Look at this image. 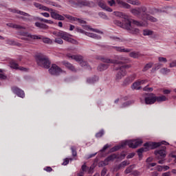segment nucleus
Wrapping results in <instances>:
<instances>
[{"instance_id": "f257e3e1", "label": "nucleus", "mask_w": 176, "mask_h": 176, "mask_svg": "<svg viewBox=\"0 0 176 176\" xmlns=\"http://www.w3.org/2000/svg\"><path fill=\"white\" fill-rule=\"evenodd\" d=\"M98 59L100 60L103 63H106L104 64H100L98 67V71L101 72L105 71V69H108V67H109V65L108 64L114 65L113 71H117L116 76V80H120L122 78L126 76V74H127L126 69L131 68V65H126L130 62V59L122 56H117L115 57V59L99 56Z\"/></svg>"}, {"instance_id": "f03ea898", "label": "nucleus", "mask_w": 176, "mask_h": 176, "mask_svg": "<svg viewBox=\"0 0 176 176\" xmlns=\"http://www.w3.org/2000/svg\"><path fill=\"white\" fill-rule=\"evenodd\" d=\"M122 21L123 23L120 21L115 20L113 23L116 25L124 28V30H126L129 34H137L140 33V30L138 28L131 26L132 23L135 24V25L142 26V25L138 21L125 18V20Z\"/></svg>"}, {"instance_id": "7ed1b4c3", "label": "nucleus", "mask_w": 176, "mask_h": 176, "mask_svg": "<svg viewBox=\"0 0 176 176\" xmlns=\"http://www.w3.org/2000/svg\"><path fill=\"white\" fill-rule=\"evenodd\" d=\"M168 145V143L166 141H162L161 142H147L144 144L145 148H141L138 150V155L139 157H142V153L146 152V151L149 149H156V148H159L160 145Z\"/></svg>"}, {"instance_id": "20e7f679", "label": "nucleus", "mask_w": 176, "mask_h": 176, "mask_svg": "<svg viewBox=\"0 0 176 176\" xmlns=\"http://www.w3.org/2000/svg\"><path fill=\"white\" fill-rule=\"evenodd\" d=\"M142 144V140H125L120 146H116L111 148L110 152H116V151H119L120 148H124L126 145H128V146L132 148V149H135V148L140 146Z\"/></svg>"}, {"instance_id": "39448f33", "label": "nucleus", "mask_w": 176, "mask_h": 176, "mask_svg": "<svg viewBox=\"0 0 176 176\" xmlns=\"http://www.w3.org/2000/svg\"><path fill=\"white\" fill-rule=\"evenodd\" d=\"M36 61L39 67L49 69L50 68V60L49 58L42 54L36 55Z\"/></svg>"}, {"instance_id": "423d86ee", "label": "nucleus", "mask_w": 176, "mask_h": 176, "mask_svg": "<svg viewBox=\"0 0 176 176\" xmlns=\"http://www.w3.org/2000/svg\"><path fill=\"white\" fill-rule=\"evenodd\" d=\"M146 7H140L138 8H133L130 10L131 13L135 16L136 17H139V19H144L146 15Z\"/></svg>"}, {"instance_id": "0eeeda50", "label": "nucleus", "mask_w": 176, "mask_h": 176, "mask_svg": "<svg viewBox=\"0 0 176 176\" xmlns=\"http://www.w3.org/2000/svg\"><path fill=\"white\" fill-rule=\"evenodd\" d=\"M20 35H22V36H28V38H31L32 39H42L43 43H47L48 45H52V43H53L52 39L47 37L42 38L39 36L28 34V32H21Z\"/></svg>"}, {"instance_id": "6e6552de", "label": "nucleus", "mask_w": 176, "mask_h": 176, "mask_svg": "<svg viewBox=\"0 0 176 176\" xmlns=\"http://www.w3.org/2000/svg\"><path fill=\"white\" fill-rule=\"evenodd\" d=\"M144 98V102L146 105H152L156 102V95L153 93L146 94Z\"/></svg>"}, {"instance_id": "1a4fd4ad", "label": "nucleus", "mask_w": 176, "mask_h": 176, "mask_svg": "<svg viewBox=\"0 0 176 176\" xmlns=\"http://www.w3.org/2000/svg\"><path fill=\"white\" fill-rule=\"evenodd\" d=\"M155 155V157L156 159L158 160H163L164 159V157H166V146H161V148L158 150H156L154 152Z\"/></svg>"}, {"instance_id": "9d476101", "label": "nucleus", "mask_w": 176, "mask_h": 176, "mask_svg": "<svg viewBox=\"0 0 176 176\" xmlns=\"http://www.w3.org/2000/svg\"><path fill=\"white\" fill-rule=\"evenodd\" d=\"M49 72L51 75L58 76V75H60V74L63 72V70L57 65L53 64L52 67L49 69Z\"/></svg>"}, {"instance_id": "9b49d317", "label": "nucleus", "mask_w": 176, "mask_h": 176, "mask_svg": "<svg viewBox=\"0 0 176 176\" xmlns=\"http://www.w3.org/2000/svg\"><path fill=\"white\" fill-rule=\"evenodd\" d=\"M94 165H91L90 167L86 166V162L81 166V174H85V173H87V174H93L94 173Z\"/></svg>"}, {"instance_id": "f8f14e48", "label": "nucleus", "mask_w": 176, "mask_h": 176, "mask_svg": "<svg viewBox=\"0 0 176 176\" xmlns=\"http://www.w3.org/2000/svg\"><path fill=\"white\" fill-rule=\"evenodd\" d=\"M78 8H83V6L93 8V6H94V2L88 0H78Z\"/></svg>"}, {"instance_id": "ddd939ff", "label": "nucleus", "mask_w": 176, "mask_h": 176, "mask_svg": "<svg viewBox=\"0 0 176 176\" xmlns=\"http://www.w3.org/2000/svg\"><path fill=\"white\" fill-rule=\"evenodd\" d=\"M12 91L14 94H16L18 97H21V98H24V97H25V94H24V91L17 87H12Z\"/></svg>"}, {"instance_id": "4468645a", "label": "nucleus", "mask_w": 176, "mask_h": 176, "mask_svg": "<svg viewBox=\"0 0 176 176\" xmlns=\"http://www.w3.org/2000/svg\"><path fill=\"white\" fill-rule=\"evenodd\" d=\"M62 64L63 65H65V67H66V68H67L68 69L72 71V72H77V71H78L75 68V66L74 65L71 64L69 62L64 60L62 62Z\"/></svg>"}, {"instance_id": "2eb2a0df", "label": "nucleus", "mask_w": 176, "mask_h": 176, "mask_svg": "<svg viewBox=\"0 0 176 176\" xmlns=\"http://www.w3.org/2000/svg\"><path fill=\"white\" fill-rule=\"evenodd\" d=\"M116 3L119 5L120 8H123L124 9H130V8H131V6H130V4L122 0H116Z\"/></svg>"}, {"instance_id": "dca6fc26", "label": "nucleus", "mask_w": 176, "mask_h": 176, "mask_svg": "<svg viewBox=\"0 0 176 176\" xmlns=\"http://www.w3.org/2000/svg\"><path fill=\"white\" fill-rule=\"evenodd\" d=\"M67 57H68V58H72V60H75V61H77L78 63H80L83 60L82 56L79 55H71V54H67Z\"/></svg>"}, {"instance_id": "f3484780", "label": "nucleus", "mask_w": 176, "mask_h": 176, "mask_svg": "<svg viewBox=\"0 0 176 176\" xmlns=\"http://www.w3.org/2000/svg\"><path fill=\"white\" fill-rule=\"evenodd\" d=\"M113 49L121 53H130L131 52V49L124 48L123 47H113Z\"/></svg>"}, {"instance_id": "a211bd4d", "label": "nucleus", "mask_w": 176, "mask_h": 176, "mask_svg": "<svg viewBox=\"0 0 176 176\" xmlns=\"http://www.w3.org/2000/svg\"><path fill=\"white\" fill-rule=\"evenodd\" d=\"M114 159H120V157H118V155L116 153L109 155L107 158L104 159L106 163H109V162H113Z\"/></svg>"}, {"instance_id": "6ab92c4d", "label": "nucleus", "mask_w": 176, "mask_h": 176, "mask_svg": "<svg viewBox=\"0 0 176 176\" xmlns=\"http://www.w3.org/2000/svg\"><path fill=\"white\" fill-rule=\"evenodd\" d=\"M7 25L8 27H10V28H15L16 30H25V27H23L20 25L17 24H13V23H7Z\"/></svg>"}, {"instance_id": "aec40b11", "label": "nucleus", "mask_w": 176, "mask_h": 176, "mask_svg": "<svg viewBox=\"0 0 176 176\" xmlns=\"http://www.w3.org/2000/svg\"><path fill=\"white\" fill-rule=\"evenodd\" d=\"M34 25L37 27V28H40V30H47L49 28V26L45 23H41L39 22H36L34 23Z\"/></svg>"}, {"instance_id": "412c9836", "label": "nucleus", "mask_w": 176, "mask_h": 176, "mask_svg": "<svg viewBox=\"0 0 176 176\" xmlns=\"http://www.w3.org/2000/svg\"><path fill=\"white\" fill-rule=\"evenodd\" d=\"M51 17L52 19H54L55 20H58V17H59L60 14H58V11L56 10H51L50 12Z\"/></svg>"}, {"instance_id": "4be33fe9", "label": "nucleus", "mask_w": 176, "mask_h": 176, "mask_svg": "<svg viewBox=\"0 0 176 176\" xmlns=\"http://www.w3.org/2000/svg\"><path fill=\"white\" fill-rule=\"evenodd\" d=\"M132 90H141V85L140 84V82L138 80L135 81L133 83L131 86Z\"/></svg>"}, {"instance_id": "5701e85b", "label": "nucleus", "mask_w": 176, "mask_h": 176, "mask_svg": "<svg viewBox=\"0 0 176 176\" xmlns=\"http://www.w3.org/2000/svg\"><path fill=\"white\" fill-rule=\"evenodd\" d=\"M98 80V77L94 76L92 78H87V82L89 83V85H92L93 83H96Z\"/></svg>"}, {"instance_id": "b1692460", "label": "nucleus", "mask_w": 176, "mask_h": 176, "mask_svg": "<svg viewBox=\"0 0 176 176\" xmlns=\"http://www.w3.org/2000/svg\"><path fill=\"white\" fill-rule=\"evenodd\" d=\"M167 98L165 96H155V102H163L164 101H167Z\"/></svg>"}, {"instance_id": "393cba45", "label": "nucleus", "mask_w": 176, "mask_h": 176, "mask_svg": "<svg viewBox=\"0 0 176 176\" xmlns=\"http://www.w3.org/2000/svg\"><path fill=\"white\" fill-rule=\"evenodd\" d=\"M115 16L117 17H121V19H124V20H126V19H129V16L123 14V12H114Z\"/></svg>"}, {"instance_id": "a878e982", "label": "nucleus", "mask_w": 176, "mask_h": 176, "mask_svg": "<svg viewBox=\"0 0 176 176\" xmlns=\"http://www.w3.org/2000/svg\"><path fill=\"white\" fill-rule=\"evenodd\" d=\"M129 56L132 57V58H138L141 57V54L140 52H132L129 53Z\"/></svg>"}, {"instance_id": "bb28decb", "label": "nucleus", "mask_w": 176, "mask_h": 176, "mask_svg": "<svg viewBox=\"0 0 176 176\" xmlns=\"http://www.w3.org/2000/svg\"><path fill=\"white\" fill-rule=\"evenodd\" d=\"M146 19L147 20H148L149 21H152L153 23H156V21H157V19L153 17V16H151L149 14H146L145 15Z\"/></svg>"}, {"instance_id": "cd10ccee", "label": "nucleus", "mask_w": 176, "mask_h": 176, "mask_svg": "<svg viewBox=\"0 0 176 176\" xmlns=\"http://www.w3.org/2000/svg\"><path fill=\"white\" fill-rule=\"evenodd\" d=\"M131 82H133V80L131 79V78L128 77V78H125V80H124V82L122 83V86H129V85H130V83H131Z\"/></svg>"}, {"instance_id": "c85d7f7f", "label": "nucleus", "mask_w": 176, "mask_h": 176, "mask_svg": "<svg viewBox=\"0 0 176 176\" xmlns=\"http://www.w3.org/2000/svg\"><path fill=\"white\" fill-rule=\"evenodd\" d=\"M69 34H68L67 32H63L62 33V36H61V38L63 39L64 41H67L68 39L69 38Z\"/></svg>"}, {"instance_id": "c756f323", "label": "nucleus", "mask_w": 176, "mask_h": 176, "mask_svg": "<svg viewBox=\"0 0 176 176\" xmlns=\"http://www.w3.org/2000/svg\"><path fill=\"white\" fill-rule=\"evenodd\" d=\"M37 20H39V21H43V23H46L47 24H54V22L52 20H47L43 18H37Z\"/></svg>"}, {"instance_id": "7c9ffc66", "label": "nucleus", "mask_w": 176, "mask_h": 176, "mask_svg": "<svg viewBox=\"0 0 176 176\" xmlns=\"http://www.w3.org/2000/svg\"><path fill=\"white\" fill-rule=\"evenodd\" d=\"M68 2L71 6H73V8H76L78 6V0H69Z\"/></svg>"}, {"instance_id": "2f4dec72", "label": "nucleus", "mask_w": 176, "mask_h": 176, "mask_svg": "<svg viewBox=\"0 0 176 176\" xmlns=\"http://www.w3.org/2000/svg\"><path fill=\"white\" fill-rule=\"evenodd\" d=\"M126 2L128 3H131V5H135L136 6H139V5H140V1L138 0H127Z\"/></svg>"}, {"instance_id": "473e14b6", "label": "nucleus", "mask_w": 176, "mask_h": 176, "mask_svg": "<svg viewBox=\"0 0 176 176\" xmlns=\"http://www.w3.org/2000/svg\"><path fill=\"white\" fill-rule=\"evenodd\" d=\"M10 67L14 69H19V64L14 62V60L10 62Z\"/></svg>"}, {"instance_id": "72a5a7b5", "label": "nucleus", "mask_w": 176, "mask_h": 176, "mask_svg": "<svg viewBox=\"0 0 176 176\" xmlns=\"http://www.w3.org/2000/svg\"><path fill=\"white\" fill-rule=\"evenodd\" d=\"M151 68H152V63H147L143 68L142 71L143 72H146V71Z\"/></svg>"}, {"instance_id": "f704fd0d", "label": "nucleus", "mask_w": 176, "mask_h": 176, "mask_svg": "<svg viewBox=\"0 0 176 176\" xmlns=\"http://www.w3.org/2000/svg\"><path fill=\"white\" fill-rule=\"evenodd\" d=\"M98 5L100 8H101L104 10L105 8H107V4L104 3V1H98Z\"/></svg>"}, {"instance_id": "c9c22d12", "label": "nucleus", "mask_w": 176, "mask_h": 176, "mask_svg": "<svg viewBox=\"0 0 176 176\" xmlns=\"http://www.w3.org/2000/svg\"><path fill=\"white\" fill-rule=\"evenodd\" d=\"M104 135V129L100 130L96 134V138H101Z\"/></svg>"}, {"instance_id": "e433bc0d", "label": "nucleus", "mask_w": 176, "mask_h": 176, "mask_svg": "<svg viewBox=\"0 0 176 176\" xmlns=\"http://www.w3.org/2000/svg\"><path fill=\"white\" fill-rule=\"evenodd\" d=\"M98 16H100V17L104 20H108V16H107V14H105L104 12H99Z\"/></svg>"}, {"instance_id": "4c0bfd02", "label": "nucleus", "mask_w": 176, "mask_h": 176, "mask_svg": "<svg viewBox=\"0 0 176 176\" xmlns=\"http://www.w3.org/2000/svg\"><path fill=\"white\" fill-rule=\"evenodd\" d=\"M71 150H72V156L74 157L78 156V153L76 152V148L75 147L72 146Z\"/></svg>"}, {"instance_id": "58836bf2", "label": "nucleus", "mask_w": 176, "mask_h": 176, "mask_svg": "<svg viewBox=\"0 0 176 176\" xmlns=\"http://www.w3.org/2000/svg\"><path fill=\"white\" fill-rule=\"evenodd\" d=\"M133 102H132V101L125 102L122 104V105L121 106V108H126V107H129V105H131V104H133Z\"/></svg>"}, {"instance_id": "ea45409f", "label": "nucleus", "mask_w": 176, "mask_h": 176, "mask_svg": "<svg viewBox=\"0 0 176 176\" xmlns=\"http://www.w3.org/2000/svg\"><path fill=\"white\" fill-rule=\"evenodd\" d=\"M108 164H109V163L105 162V160L104 161H101L99 162L98 164V166L99 167H104V166H108Z\"/></svg>"}, {"instance_id": "a19ab883", "label": "nucleus", "mask_w": 176, "mask_h": 176, "mask_svg": "<svg viewBox=\"0 0 176 176\" xmlns=\"http://www.w3.org/2000/svg\"><path fill=\"white\" fill-rule=\"evenodd\" d=\"M152 34H153V32L151 30H145L143 31V35H144V36H146L148 35H152Z\"/></svg>"}, {"instance_id": "79ce46f5", "label": "nucleus", "mask_w": 176, "mask_h": 176, "mask_svg": "<svg viewBox=\"0 0 176 176\" xmlns=\"http://www.w3.org/2000/svg\"><path fill=\"white\" fill-rule=\"evenodd\" d=\"M110 39H112L113 41H118V42H123L124 41V40H123L119 37H116L115 36H110Z\"/></svg>"}, {"instance_id": "37998d69", "label": "nucleus", "mask_w": 176, "mask_h": 176, "mask_svg": "<svg viewBox=\"0 0 176 176\" xmlns=\"http://www.w3.org/2000/svg\"><path fill=\"white\" fill-rule=\"evenodd\" d=\"M131 171H133V165H131L130 166H129V167L124 170V173H125V174H130V173H131Z\"/></svg>"}, {"instance_id": "c03bdc74", "label": "nucleus", "mask_w": 176, "mask_h": 176, "mask_svg": "<svg viewBox=\"0 0 176 176\" xmlns=\"http://www.w3.org/2000/svg\"><path fill=\"white\" fill-rule=\"evenodd\" d=\"M54 43H58V45H63V43H64V41H63L62 38H56L54 40Z\"/></svg>"}, {"instance_id": "a18cd8bd", "label": "nucleus", "mask_w": 176, "mask_h": 176, "mask_svg": "<svg viewBox=\"0 0 176 176\" xmlns=\"http://www.w3.org/2000/svg\"><path fill=\"white\" fill-rule=\"evenodd\" d=\"M41 10H44L45 12H50H50H52V10H53V9H50V8L43 5L41 6Z\"/></svg>"}, {"instance_id": "49530a36", "label": "nucleus", "mask_w": 176, "mask_h": 176, "mask_svg": "<svg viewBox=\"0 0 176 176\" xmlns=\"http://www.w3.org/2000/svg\"><path fill=\"white\" fill-rule=\"evenodd\" d=\"M89 36H90L91 38H94L96 39H100L101 38L100 36L94 33H89Z\"/></svg>"}, {"instance_id": "de8ad7c7", "label": "nucleus", "mask_w": 176, "mask_h": 176, "mask_svg": "<svg viewBox=\"0 0 176 176\" xmlns=\"http://www.w3.org/2000/svg\"><path fill=\"white\" fill-rule=\"evenodd\" d=\"M141 174L142 173L137 170H135L131 173V175H133V176H140L141 175Z\"/></svg>"}, {"instance_id": "09e8293b", "label": "nucleus", "mask_w": 176, "mask_h": 176, "mask_svg": "<svg viewBox=\"0 0 176 176\" xmlns=\"http://www.w3.org/2000/svg\"><path fill=\"white\" fill-rule=\"evenodd\" d=\"M149 85L143 88L144 91H153V87H148Z\"/></svg>"}, {"instance_id": "8fccbe9b", "label": "nucleus", "mask_w": 176, "mask_h": 176, "mask_svg": "<svg viewBox=\"0 0 176 176\" xmlns=\"http://www.w3.org/2000/svg\"><path fill=\"white\" fill-rule=\"evenodd\" d=\"M67 42H69L70 43H73L74 45H76L78 43V41H76V40L69 37V39H67Z\"/></svg>"}, {"instance_id": "3c124183", "label": "nucleus", "mask_w": 176, "mask_h": 176, "mask_svg": "<svg viewBox=\"0 0 176 176\" xmlns=\"http://www.w3.org/2000/svg\"><path fill=\"white\" fill-rule=\"evenodd\" d=\"M170 72V69L167 68H162L161 69V74H163V75H166V74H168Z\"/></svg>"}, {"instance_id": "603ef678", "label": "nucleus", "mask_w": 176, "mask_h": 176, "mask_svg": "<svg viewBox=\"0 0 176 176\" xmlns=\"http://www.w3.org/2000/svg\"><path fill=\"white\" fill-rule=\"evenodd\" d=\"M33 5L35 6V8H37V9H42L43 5L39 3L34 2L33 3Z\"/></svg>"}, {"instance_id": "864d4df0", "label": "nucleus", "mask_w": 176, "mask_h": 176, "mask_svg": "<svg viewBox=\"0 0 176 176\" xmlns=\"http://www.w3.org/2000/svg\"><path fill=\"white\" fill-rule=\"evenodd\" d=\"M63 31H59V32H54L53 34L55 35V36H62Z\"/></svg>"}, {"instance_id": "5fc2aeb1", "label": "nucleus", "mask_w": 176, "mask_h": 176, "mask_svg": "<svg viewBox=\"0 0 176 176\" xmlns=\"http://www.w3.org/2000/svg\"><path fill=\"white\" fill-rule=\"evenodd\" d=\"M120 168H122V165L119 164L118 166H116L113 168V171L114 173H116V172L119 171Z\"/></svg>"}, {"instance_id": "6e6d98bb", "label": "nucleus", "mask_w": 176, "mask_h": 176, "mask_svg": "<svg viewBox=\"0 0 176 176\" xmlns=\"http://www.w3.org/2000/svg\"><path fill=\"white\" fill-rule=\"evenodd\" d=\"M19 14H21V16H26V17H30L31 16L30 14L21 10L19 11Z\"/></svg>"}, {"instance_id": "4d7b16f0", "label": "nucleus", "mask_w": 176, "mask_h": 176, "mask_svg": "<svg viewBox=\"0 0 176 176\" xmlns=\"http://www.w3.org/2000/svg\"><path fill=\"white\" fill-rule=\"evenodd\" d=\"M107 3L109 6H113L114 5H116V1H115V0H110L107 1Z\"/></svg>"}, {"instance_id": "13d9d810", "label": "nucleus", "mask_w": 176, "mask_h": 176, "mask_svg": "<svg viewBox=\"0 0 176 176\" xmlns=\"http://www.w3.org/2000/svg\"><path fill=\"white\" fill-rule=\"evenodd\" d=\"M158 60L160 63H167V58L164 57H160Z\"/></svg>"}, {"instance_id": "bf43d9fd", "label": "nucleus", "mask_w": 176, "mask_h": 176, "mask_svg": "<svg viewBox=\"0 0 176 176\" xmlns=\"http://www.w3.org/2000/svg\"><path fill=\"white\" fill-rule=\"evenodd\" d=\"M155 166H156V163H148L146 164V168H151V167H155Z\"/></svg>"}, {"instance_id": "052dcab7", "label": "nucleus", "mask_w": 176, "mask_h": 176, "mask_svg": "<svg viewBox=\"0 0 176 176\" xmlns=\"http://www.w3.org/2000/svg\"><path fill=\"white\" fill-rule=\"evenodd\" d=\"M0 79L1 80H6V79H8V76H6L5 74H0Z\"/></svg>"}, {"instance_id": "680f3d73", "label": "nucleus", "mask_w": 176, "mask_h": 176, "mask_svg": "<svg viewBox=\"0 0 176 176\" xmlns=\"http://www.w3.org/2000/svg\"><path fill=\"white\" fill-rule=\"evenodd\" d=\"M140 85H145V83H148V80H138Z\"/></svg>"}, {"instance_id": "e2e57ef3", "label": "nucleus", "mask_w": 176, "mask_h": 176, "mask_svg": "<svg viewBox=\"0 0 176 176\" xmlns=\"http://www.w3.org/2000/svg\"><path fill=\"white\" fill-rule=\"evenodd\" d=\"M160 63L156 64L155 67L153 68V71H156L157 69H160Z\"/></svg>"}, {"instance_id": "0e129e2a", "label": "nucleus", "mask_w": 176, "mask_h": 176, "mask_svg": "<svg viewBox=\"0 0 176 176\" xmlns=\"http://www.w3.org/2000/svg\"><path fill=\"white\" fill-rule=\"evenodd\" d=\"M135 153H129L127 156H126V159H133V157L135 156Z\"/></svg>"}, {"instance_id": "69168bd1", "label": "nucleus", "mask_w": 176, "mask_h": 176, "mask_svg": "<svg viewBox=\"0 0 176 176\" xmlns=\"http://www.w3.org/2000/svg\"><path fill=\"white\" fill-rule=\"evenodd\" d=\"M174 67H176V60H173L172 63H170V68H174Z\"/></svg>"}, {"instance_id": "338daca9", "label": "nucleus", "mask_w": 176, "mask_h": 176, "mask_svg": "<svg viewBox=\"0 0 176 176\" xmlns=\"http://www.w3.org/2000/svg\"><path fill=\"white\" fill-rule=\"evenodd\" d=\"M80 65L81 67H86L87 65V62L83 61V59L82 60L81 62H80Z\"/></svg>"}, {"instance_id": "774afa93", "label": "nucleus", "mask_w": 176, "mask_h": 176, "mask_svg": "<svg viewBox=\"0 0 176 176\" xmlns=\"http://www.w3.org/2000/svg\"><path fill=\"white\" fill-rule=\"evenodd\" d=\"M105 174H107V168H104L101 172V176H105Z\"/></svg>"}]
</instances>
